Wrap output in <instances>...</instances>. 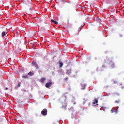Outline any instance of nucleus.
<instances>
[{
  "mask_svg": "<svg viewBox=\"0 0 124 124\" xmlns=\"http://www.w3.org/2000/svg\"><path fill=\"white\" fill-rule=\"evenodd\" d=\"M43 116H46L47 115V109L44 108L41 112Z\"/></svg>",
  "mask_w": 124,
  "mask_h": 124,
  "instance_id": "nucleus-1",
  "label": "nucleus"
},
{
  "mask_svg": "<svg viewBox=\"0 0 124 124\" xmlns=\"http://www.w3.org/2000/svg\"><path fill=\"white\" fill-rule=\"evenodd\" d=\"M46 88H50L52 86V82L50 81L47 82L45 85Z\"/></svg>",
  "mask_w": 124,
  "mask_h": 124,
  "instance_id": "nucleus-2",
  "label": "nucleus"
},
{
  "mask_svg": "<svg viewBox=\"0 0 124 124\" xmlns=\"http://www.w3.org/2000/svg\"><path fill=\"white\" fill-rule=\"evenodd\" d=\"M66 107H67V104L65 102L63 103L62 108V109H66Z\"/></svg>",
  "mask_w": 124,
  "mask_h": 124,
  "instance_id": "nucleus-3",
  "label": "nucleus"
},
{
  "mask_svg": "<svg viewBox=\"0 0 124 124\" xmlns=\"http://www.w3.org/2000/svg\"><path fill=\"white\" fill-rule=\"evenodd\" d=\"M58 63L60 65V68H61V67H62L63 65V63H62V61L61 60H60L58 62Z\"/></svg>",
  "mask_w": 124,
  "mask_h": 124,
  "instance_id": "nucleus-4",
  "label": "nucleus"
},
{
  "mask_svg": "<svg viewBox=\"0 0 124 124\" xmlns=\"http://www.w3.org/2000/svg\"><path fill=\"white\" fill-rule=\"evenodd\" d=\"M109 66L112 68H114V67H115V64H114V62H110L109 63Z\"/></svg>",
  "mask_w": 124,
  "mask_h": 124,
  "instance_id": "nucleus-5",
  "label": "nucleus"
},
{
  "mask_svg": "<svg viewBox=\"0 0 124 124\" xmlns=\"http://www.w3.org/2000/svg\"><path fill=\"white\" fill-rule=\"evenodd\" d=\"M111 113H116V114H117L118 113V109H111Z\"/></svg>",
  "mask_w": 124,
  "mask_h": 124,
  "instance_id": "nucleus-6",
  "label": "nucleus"
},
{
  "mask_svg": "<svg viewBox=\"0 0 124 124\" xmlns=\"http://www.w3.org/2000/svg\"><path fill=\"white\" fill-rule=\"evenodd\" d=\"M81 87H82V88H81V90H84L85 89V88L86 87V84L84 83H82L81 84Z\"/></svg>",
  "mask_w": 124,
  "mask_h": 124,
  "instance_id": "nucleus-7",
  "label": "nucleus"
},
{
  "mask_svg": "<svg viewBox=\"0 0 124 124\" xmlns=\"http://www.w3.org/2000/svg\"><path fill=\"white\" fill-rule=\"evenodd\" d=\"M70 73H71V69L66 70V74L68 75V74H70Z\"/></svg>",
  "mask_w": 124,
  "mask_h": 124,
  "instance_id": "nucleus-8",
  "label": "nucleus"
},
{
  "mask_svg": "<svg viewBox=\"0 0 124 124\" xmlns=\"http://www.w3.org/2000/svg\"><path fill=\"white\" fill-rule=\"evenodd\" d=\"M45 80H46V78H41V81L42 83H44Z\"/></svg>",
  "mask_w": 124,
  "mask_h": 124,
  "instance_id": "nucleus-9",
  "label": "nucleus"
},
{
  "mask_svg": "<svg viewBox=\"0 0 124 124\" xmlns=\"http://www.w3.org/2000/svg\"><path fill=\"white\" fill-rule=\"evenodd\" d=\"M98 102V100L97 99H94L93 102V104H96Z\"/></svg>",
  "mask_w": 124,
  "mask_h": 124,
  "instance_id": "nucleus-10",
  "label": "nucleus"
},
{
  "mask_svg": "<svg viewBox=\"0 0 124 124\" xmlns=\"http://www.w3.org/2000/svg\"><path fill=\"white\" fill-rule=\"evenodd\" d=\"M51 22H52V23H54L55 25H58V22L54 20V19H51Z\"/></svg>",
  "mask_w": 124,
  "mask_h": 124,
  "instance_id": "nucleus-11",
  "label": "nucleus"
},
{
  "mask_svg": "<svg viewBox=\"0 0 124 124\" xmlns=\"http://www.w3.org/2000/svg\"><path fill=\"white\" fill-rule=\"evenodd\" d=\"M2 37L5 36V31H3L1 33Z\"/></svg>",
  "mask_w": 124,
  "mask_h": 124,
  "instance_id": "nucleus-12",
  "label": "nucleus"
},
{
  "mask_svg": "<svg viewBox=\"0 0 124 124\" xmlns=\"http://www.w3.org/2000/svg\"><path fill=\"white\" fill-rule=\"evenodd\" d=\"M33 73H31V72H29V73H28V75H30V76H33Z\"/></svg>",
  "mask_w": 124,
  "mask_h": 124,
  "instance_id": "nucleus-13",
  "label": "nucleus"
},
{
  "mask_svg": "<svg viewBox=\"0 0 124 124\" xmlns=\"http://www.w3.org/2000/svg\"><path fill=\"white\" fill-rule=\"evenodd\" d=\"M121 102V101H120V100H116L115 101V103H116V104H119V103H120V102Z\"/></svg>",
  "mask_w": 124,
  "mask_h": 124,
  "instance_id": "nucleus-14",
  "label": "nucleus"
},
{
  "mask_svg": "<svg viewBox=\"0 0 124 124\" xmlns=\"http://www.w3.org/2000/svg\"><path fill=\"white\" fill-rule=\"evenodd\" d=\"M22 78H24V79H26L28 78V76H23Z\"/></svg>",
  "mask_w": 124,
  "mask_h": 124,
  "instance_id": "nucleus-15",
  "label": "nucleus"
},
{
  "mask_svg": "<svg viewBox=\"0 0 124 124\" xmlns=\"http://www.w3.org/2000/svg\"><path fill=\"white\" fill-rule=\"evenodd\" d=\"M32 64H33L34 65H35V64H36V62L33 61L32 62Z\"/></svg>",
  "mask_w": 124,
  "mask_h": 124,
  "instance_id": "nucleus-16",
  "label": "nucleus"
},
{
  "mask_svg": "<svg viewBox=\"0 0 124 124\" xmlns=\"http://www.w3.org/2000/svg\"><path fill=\"white\" fill-rule=\"evenodd\" d=\"M17 87L18 88H19V87H21V82L18 83Z\"/></svg>",
  "mask_w": 124,
  "mask_h": 124,
  "instance_id": "nucleus-17",
  "label": "nucleus"
},
{
  "mask_svg": "<svg viewBox=\"0 0 124 124\" xmlns=\"http://www.w3.org/2000/svg\"><path fill=\"white\" fill-rule=\"evenodd\" d=\"M119 37H123V35L121 33L119 34Z\"/></svg>",
  "mask_w": 124,
  "mask_h": 124,
  "instance_id": "nucleus-18",
  "label": "nucleus"
},
{
  "mask_svg": "<svg viewBox=\"0 0 124 124\" xmlns=\"http://www.w3.org/2000/svg\"><path fill=\"white\" fill-rule=\"evenodd\" d=\"M115 95H117L118 96H119V95H120V93H114Z\"/></svg>",
  "mask_w": 124,
  "mask_h": 124,
  "instance_id": "nucleus-19",
  "label": "nucleus"
},
{
  "mask_svg": "<svg viewBox=\"0 0 124 124\" xmlns=\"http://www.w3.org/2000/svg\"><path fill=\"white\" fill-rule=\"evenodd\" d=\"M34 65H35V66H37V68H39L38 65H37V63H36V64H35Z\"/></svg>",
  "mask_w": 124,
  "mask_h": 124,
  "instance_id": "nucleus-20",
  "label": "nucleus"
},
{
  "mask_svg": "<svg viewBox=\"0 0 124 124\" xmlns=\"http://www.w3.org/2000/svg\"><path fill=\"white\" fill-rule=\"evenodd\" d=\"M7 90H8V88L6 87V88H5V91H7Z\"/></svg>",
  "mask_w": 124,
  "mask_h": 124,
  "instance_id": "nucleus-21",
  "label": "nucleus"
},
{
  "mask_svg": "<svg viewBox=\"0 0 124 124\" xmlns=\"http://www.w3.org/2000/svg\"><path fill=\"white\" fill-rule=\"evenodd\" d=\"M117 109H119V107H117Z\"/></svg>",
  "mask_w": 124,
  "mask_h": 124,
  "instance_id": "nucleus-22",
  "label": "nucleus"
},
{
  "mask_svg": "<svg viewBox=\"0 0 124 124\" xmlns=\"http://www.w3.org/2000/svg\"><path fill=\"white\" fill-rule=\"evenodd\" d=\"M36 68H37V69H38V68H37V66H36Z\"/></svg>",
  "mask_w": 124,
  "mask_h": 124,
  "instance_id": "nucleus-23",
  "label": "nucleus"
}]
</instances>
